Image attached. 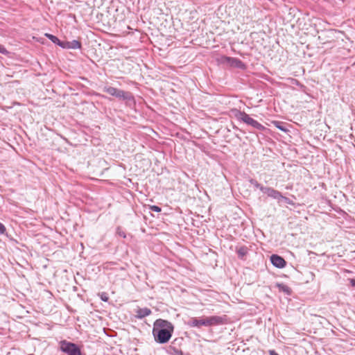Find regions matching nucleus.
Listing matches in <instances>:
<instances>
[{
  "mask_svg": "<svg viewBox=\"0 0 355 355\" xmlns=\"http://www.w3.org/2000/svg\"><path fill=\"white\" fill-rule=\"evenodd\" d=\"M173 329L170 322L162 319L157 320L153 329L155 340L162 344L167 343L172 336Z\"/></svg>",
  "mask_w": 355,
  "mask_h": 355,
  "instance_id": "obj_1",
  "label": "nucleus"
},
{
  "mask_svg": "<svg viewBox=\"0 0 355 355\" xmlns=\"http://www.w3.org/2000/svg\"><path fill=\"white\" fill-rule=\"evenodd\" d=\"M225 318L224 317L213 315L201 318H191L187 322L190 327L200 328L202 326L211 327L220 325L225 323Z\"/></svg>",
  "mask_w": 355,
  "mask_h": 355,
  "instance_id": "obj_2",
  "label": "nucleus"
},
{
  "mask_svg": "<svg viewBox=\"0 0 355 355\" xmlns=\"http://www.w3.org/2000/svg\"><path fill=\"white\" fill-rule=\"evenodd\" d=\"M234 116L238 120L244 122L245 123L250 125L257 130H262L265 128L263 125H262L257 121L251 118L248 114H247L244 112H241L239 110H235Z\"/></svg>",
  "mask_w": 355,
  "mask_h": 355,
  "instance_id": "obj_3",
  "label": "nucleus"
},
{
  "mask_svg": "<svg viewBox=\"0 0 355 355\" xmlns=\"http://www.w3.org/2000/svg\"><path fill=\"white\" fill-rule=\"evenodd\" d=\"M60 348L62 352L68 355H81L79 347L76 344L67 340L60 342Z\"/></svg>",
  "mask_w": 355,
  "mask_h": 355,
  "instance_id": "obj_4",
  "label": "nucleus"
},
{
  "mask_svg": "<svg viewBox=\"0 0 355 355\" xmlns=\"http://www.w3.org/2000/svg\"><path fill=\"white\" fill-rule=\"evenodd\" d=\"M103 91L119 99L126 100L130 98V94L129 92H124L113 87H104Z\"/></svg>",
  "mask_w": 355,
  "mask_h": 355,
  "instance_id": "obj_5",
  "label": "nucleus"
},
{
  "mask_svg": "<svg viewBox=\"0 0 355 355\" xmlns=\"http://www.w3.org/2000/svg\"><path fill=\"white\" fill-rule=\"evenodd\" d=\"M260 190L266 194L268 197L272 198L280 202V198H282L281 193L272 188L260 187Z\"/></svg>",
  "mask_w": 355,
  "mask_h": 355,
  "instance_id": "obj_6",
  "label": "nucleus"
},
{
  "mask_svg": "<svg viewBox=\"0 0 355 355\" xmlns=\"http://www.w3.org/2000/svg\"><path fill=\"white\" fill-rule=\"evenodd\" d=\"M60 46L63 49H80L81 43L78 40H73L71 42L69 41H63L60 44Z\"/></svg>",
  "mask_w": 355,
  "mask_h": 355,
  "instance_id": "obj_7",
  "label": "nucleus"
},
{
  "mask_svg": "<svg viewBox=\"0 0 355 355\" xmlns=\"http://www.w3.org/2000/svg\"><path fill=\"white\" fill-rule=\"evenodd\" d=\"M270 261L274 266L279 268H282L286 265L285 260L282 257L276 254H272L270 257Z\"/></svg>",
  "mask_w": 355,
  "mask_h": 355,
  "instance_id": "obj_8",
  "label": "nucleus"
},
{
  "mask_svg": "<svg viewBox=\"0 0 355 355\" xmlns=\"http://www.w3.org/2000/svg\"><path fill=\"white\" fill-rule=\"evenodd\" d=\"M224 61L228 65L236 68H243L244 66L243 63L240 60L234 58L225 57Z\"/></svg>",
  "mask_w": 355,
  "mask_h": 355,
  "instance_id": "obj_9",
  "label": "nucleus"
},
{
  "mask_svg": "<svg viewBox=\"0 0 355 355\" xmlns=\"http://www.w3.org/2000/svg\"><path fill=\"white\" fill-rule=\"evenodd\" d=\"M136 313H137V317L138 318H143L146 316L149 315L151 313V311L148 308H142V309H139Z\"/></svg>",
  "mask_w": 355,
  "mask_h": 355,
  "instance_id": "obj_10",
  "label": "nucleus"
},
{
  "mask_svg": "<svg viewBox=\"0 0 355 355\" xmlns=\"http://www.w3.org/2000/svg\"><path fill=\"white\" fill-rule=\"evenodd\" d=\"M238 254L240 257L243 258L248 253V248L245 245L240 247L236 250Z\"/></svg>",
  "mask_w": 355,
  "mask_h": 355,
  "instance_id": "obj_11",
  "label": "nucleus"
},
{
  "mask_svg": "<svg viewBox=\"0 0 355 355\" xmlns=\"http://www.w3.org/2000/svg\"><path fill=\"white\" fill-rule=\"evenodd\" d=\"M46 37H48L49 40H51L52 42H53L54 44H58V46H60V44L61 43V41L55 36L51 35V34H49V33H45L44 35Z\"/></svg>",
  "mask_w": 355,
  "mask_h": 355,
  "instance_id": "obj_12",
  "label": "nucleus"
},
{
  "mask_svg": "<svg viewBox=\"0 0 355 355\" xmlns=\"http://www.w3.org/2000/svg\"><path fill=\"white\" fill-rule=\"evenodd\" d=\"M280 291L287 293V294H290L291 293V289L288 286H287L286 285H284V284H279L278 285Z\"/></svg>",
  "mask_w": 355,
  "mask_h": 355,
  "instance_id": "obj_13",
  "label": "nucleus"
},
{
  "mask_svg": "<svg viewBox=\"0 0 355 355\" xmlns=\"http://www.w3.org/2000/svg\"><path fill=\"white\" fill-rule=\"evenodd\" d=\"M98 295H99L100 298L101 299V300H103L104 302H107L109 300L107 294L105 292L99 293Z\"/></svg>",
  "mask_w": 355,
  "mask_h": 355,
  "instance_id": "obj_14",
  "label": "nucleus"
},
{
  "mask_svg": "<svg viewBox=\"0 0 355 355\" xmlns=\"http://www.w3.org/2000/svg\"><path fill=\"white\" fill-rule=\"evenodd\" d=\"M280 201H284L288 205H293V202L292 200H291L288 198L283 196H282V198H280Z\"/></svg>",
  "mask_w": 355,
  "mask_h": 355,
  "instance_id": "obj_15",
  "label": "nucleus"
},
{
  "mask_svg": "<svg viewBox=\"0 0 355 355\" xmlns=\"http://www.w3.org/2000/svg\"><path fill=\"white\" fill-rule=\"evenodd\" d=\"M150 209L151 211H156V212H160L162 210L159 207L156 206V205L151 206Z\"/></svg>",
  "mask_w": 355,
  "mask_h": 355,
  "instance_id": "obj_16",
  "label": "nucleus"
},
{
  "mask_svg": "<svg viewBox=\"0 0 355 355\" xmlns=\"http://www.w3.org/2000/svg\"><path fill=\"white\" fill-rule=\"evenodd\" d=\"M274 123H275V126H276L277 128H279V130H283V131H286V130L284 127H282V126L280 125V123H279V122H278V121H275V122H274Z\"/></svg>",
  "mask_w": 355,
  "mask_h": 355,
  "instance_id": "obj_17",
  "label": "nucleus"
},
{
  "mask_svg": "<svg viewBox=\"0 0 355 355\" xmlns=\"http://www.w3.org/2000/svg\"><path fill=\"white\" fill-rule=\"evenodd\" d=\"M7 52L8 51L6 49V48L0 44V53H1L3 54H6V53H7Z\"/></svg>",
  "mask_w": 355,
  "mask_h": 355,
  "instance_id": "obj_18",
  "label": "nucleus"
},
{
  "mask_svg": "<svg viewBox=\"0 0 355 355\" xmlns=\"http://www.w3.org/2000/svg\"><path fill=\"white\" fill-rule=\"evenodd\" d=\"M5 231H6L5 226L1 223H0V234H3Z\"/></svg>",
  "mask_w": 355,
  "mask_h": 355,
  "instance_id": "obj_19",
  "label": "nucleus"
},
{
  "mask_svg": "<svg viewBox=\"0 0 355 355\" xmlns=\"http://www.w3.org/2000/svg\"><path fill=\"white\" fill-rule=\"evenodd\" d=\"M270 355H279L275 350H269Z\"/></svg>",
  "mask_w": 355,
  "mask_h": 355,
  "instance_id": "obj_20",
  "label": "nucleus"
},
{
  "mask_svg": "<svg viewBox=\"0 0 355 355\" xmlns=\"http://www.w3.org/2000/svg\"><path fill=\"white\" fill-rule=\"evenodd\" d=\"M254 185L256 187L259 188L260 189V187H262L260 184H259L257 182L254 181Z\"/></svg>",
  "mask_w": 355,
  "mask_h": 355,
  "instance_id": "obj_21",
  "label": "nucleus"
},
{
  "mask_svg": "<svg viewBox=\"0 0 355 355\" xmlns=\"http://www.w3.org/2000/svg\"><path fill=\"white\" fill-rule=\"evenodd\" d=\"M350 283H351L352 286H355V279H350Z\"/></svg>",
  "mask_w": 355,
  "mask_h": 355,
  "instance_id": "obj_22",
  "label": "nucleus"
},
{
  "mask_svg": "<svg viewBox=\"0 0 355 355\" xmlns=\"http://www.w3.org/2000/svg\"><path fill=\"white\" fill-rule=\"evenodd\" d=\"M178 355H189V354H183L182 352H181V351L178 352Z\"/></svg>",
  "mask_w": 355,
  "mask_h": 355,
  "instance_id": "obj_23",
  "label": "nucleus"
}]
</instances>
